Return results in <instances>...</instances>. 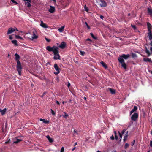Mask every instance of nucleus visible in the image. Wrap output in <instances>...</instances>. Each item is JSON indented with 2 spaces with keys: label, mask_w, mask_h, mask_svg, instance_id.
Here are the masks:
<instances>
[{
  "label": "nucleus",
  "mask_w": 152,
  "mask_h": 152,
  "mask_svg": "<svg viewBox=\"0 0 152 152\" xmlns=\"http://www.w3.org/2000/svg\"><path fill=\"white\" fill-rule=\"evenodd\" d=\"M111 139L113 140H114V138L113 135H112L110 137Z\"/></svg>",
  "instance_id": "nucleus-46"
},
{
  "label": "nucleus",
  "mask_w": 152,
  "mask_h": 152,
  "mask_svg": "<svg viewBox=\"0 0 152 152\" xmlns=\"http://www.w3.org/2000/svg\"><path fill=\"white\" fill-rule=\"evenodd\" d=\"M15 37H16V38L19 39L21 40H23V38L22 37H20L19 36L17 35H15Z\"/></svg>",
  "instance_id": "nucleus-30"
},
{
  "label": "nucleus",
  "mask_w": 152,
  "mask_h": 152,
  "mask_svg": "<svg viewBox=\"0 0 152 152\" xmlns=\"http://www.w3.org/2000/svg\"><path fill=\"white\" fill-rule=\"evenodd\" d=\"M128 131H127L126 133V135L125 136H124V137L123 140H124V142H125L127 139V137L128 136Z\"/></svg>",
  "instance_id": "nucleus-24"
},
{
  "label": "nucleus",
  "mask_w": 152,
  "mask_h": 152,
  "mask_svg": "<svg viewBox=\"0 0 152 152\" xmlns=\"http://www.w3.org/2000/svg\"><path fill=\"white\" fill-rule=\"evenodd\" d=\"M31 2V1L30 2L27 1L26 2V1L25 2V5L27 4V7L28 8L30 7L31 6V4H30V3Z\"/></svg>",
  "instance_id": "nucleus-23"
},
{
  "label": "nucleus",
  "mask_w": 152,
  "mask_h": 152,
  "mask_svg": "<svg viewBox=\"0 0 152 152\" xmlns=\"http://www.w3.org/2000/svg\"><path fill=\"white\" fill-rule=\"evenodd\" d=\"M23 140L22 139H19L17 138L16 140L15 141H13V143H18L22 141Z\"/></svg>",
  "instance_id": "nucleus-18"
},
{
  "label": "nucleus",
  "mask_w": 152,
  "mask_h": 152,
  "mask_svg": "<svg viewBox=\"0 0 152 152\" xmlns=\"http://www.w3.org/2000/svg\"><path fill=\"white\" fill-rule=\"evenodd\" d=\"M122 66L123 67V68L125 69H126L127 68V66L126 63L124 62L122 63H121Z\"/></svg>",
  "instance_id": "nucleus-21"
},
{
  "label": "nucleus",
  "mask_w": 152,
  "mask_h": 152,
  "mask_svg": "<svg viewBox=\"0 0 152 152\" xmlns=\"http://www.w3.org/2000/svg\"><path fill=\"white\" fill-rule=\"evenodd\" d=\"M70 86V84L69 83H68L67 85V87L69 88V86Z\"/></svg>",
  "instance_id": "nucleus-50"
},
{
  "label": "nucleus",
  "mask_w": 152,
  "mask_h": 152,
  "mask_svg": "<svg viewBox=\"0 0 152 152\" xmlns=\"http://www.w3.org/2000/svg\"><path fill=\"white\" fill-rule=\"evenodd\" d=\"M6 108L2 110H0V112H1V114L2 115H4V114H5V112H6Z\"/></svg>",
  "instance_id": "nucleus-22"
},
{
  "label": "nucleus",
  "mask_w": 152,
  "mask_h": 152,
  "mask_svg": "<svg viewBox=\"0 0 152 152\" xmlns=\"http://www.w3.org/2000/svg\"><path fill=\"white\" fill-rule=\"evenodd\" d=\"M24 1H27L30 2L31 0H23Z\"/></svg>",
  "instance_id": "nucleus-55"
},
{
  "label": "nucleus",
  "mask_w": 152,
  "mask_h": 152,
  "mask_svg": "<svg viewBox=\"0 0 152 152\" xmlns=\"http://www.w3.org/2000/svg\"><path fill=\"white\" fill-rule=\"evenodd\" d=\"M114 134L115 139H116V140H117L118 139V136L117 135L116 132L115 131H114Z\"/></svg>",
  "instance_id": "nucleus-28"
},
{
  "label": "nucleus",
  "mask_w": 152,
  "mask_h": 152,
  "mask_svg": "<svg viewBox=\"0 0 152 152\" xmlns=\"http://www.w3.org/2000/svg\"><path fill=\"white\" fill-rule=\"evenodd\" d=\"M66 45V43L64 42H63L59 46V47L61 49H64Z\"/></svg>",
  "instance_id": "nucleus-10"
},
{
  "label": "nucleus",
  "mask_w": 152,
  "mask_h": 152,
  "mask_svg": "<svg viewBox=\"0 0 152 152\" xmlns=\"http://www.w3.org/2000/svg\"><path fill=\"white\" fill-rule=\"evenodd\" d=\"M64 113L65 114V115H63V117L64 118H66L68 117L69 115L67 114H66V113L64 112Z\"/></svg>",
  "instance_id": "nucleus-37"
},
{
  "label": "nucleus",
  "mask_w": 152,
  "mask_h": 152,
  "mask_svg": "<svg viewBox=\"0 0 152 152\" xmlns=\"http://www.w3.org/2000/svg\"><path fill=\"white\" fill-rule=\"evenodd\" d=\"M80 55L82 56H84L86 53L82 51H80Z\"/></svg>",
  "instance_id": "nucleus-32"
},
{
  "label": "nucleus",
  "mask_w": 152,
  "mask_h": 152,
  "mask_svg": "<svg viewBox=\"0 0 152 152\" xmlns=\"http://www.w3.org/2000/svg\"><path fill=\"white\" fill-rule=\"evenodd\" d=\"M16 31H18L16 28H10L8 30V31L7 33V34L8 35L9 34H11Z\"/></svg>",
  "instance_id": "nucleus-3"
},
{
  "label": "nucleus",
  "mask_w": 152,
  "mask_h": 152,
  "mask_svg": "<svg viewBox=\"0 0 152 152\" xmlns=\"http://www.w3.org/2000/svg\"><path fill=\"white\" fill-rule=\"evenodd\" d=\"M48 140L50 142H52L53 141V140L50 137Z\"/></svg>",
  "instance_id": "nucleus-39"
},
{
  "label": "nucleus",
  "mask_w": 152,
  "mask_h": 152,
  "mask_svg": "<svg viewBox=\"0 0 152 152\" xmlns=\"http://www.w3.org/2000/svg\"><path fill=\"white\" fill-rule=\"evenodd\" d=\"M131 26L134 30H136V26L132 24Z\"/></svg>",
  "instance_id": "nucleus-38"
},
{
  "label": "nucleus",
  "mask_w": 152,
  "mask_h": 152,
  "mask_svg": "<svg viewBox=\"0 0 152 152\" xmlns=\"http://www.w3.org/2000/svg\"><path fill=\"white\" fill-rule=\"evenodd\" d=\"M58 49V48L55 45L53 46L52 47H51L50 46H48L46 48V49L48 51L53 52L54 55L55 56L53 57V59L55 60L60 59V56L59 54Z\"/></svg>",
  "instance_id": "nucleus-1"
},
{
  "label": "nucleus",
  "mask_w": 152,
  "mask_h": 152,
  "mask_svg": "<svg viewBox=\"0 0 152 152\" xmlns=\"http://www.w3.org/2000/svg\"><path fill=\"white\" fill-rule=\"evenodd\" d=\"M55 7L51 6H50V8L48 10L49 12L51 13H53L55 12Z\"/></svg>",
  "instance_id": "nucleus-8"
},
{
  "label": "nucleus",
  "mask_w": 152,
  "mask_h": 152,
  "mask_svg": "<svg viewBox=\"0 0 152 152\" xmlns=\"http://www.w3.org/2000/svg\"><path fill=\"white\" fill-rule=\"evenodd\" d=\"M143 60L145 62H149L152 63V61L151 59L148 58H143Z\"/></svg>",
  "instance_id": "nucleus-15"
},
{
  "label": "nucleus",
  "mask_w": 152,
  "mask_h": 152,
  "mask_svg": "<svg viewBox=\"0 0 152 152\" xmlns=\"http://www.w3.org/2000/svg\"><path fill=\"white\" fill-rule=\"evenodd\" d=\"M74 132L75 133H76V134H78V133H77V131L75 130H74Z\"/></svg>",
  "instance_id": "nucleus-58"
},
{
  "label": "nucleus",
  "mask_w": 152,
  "mask_h": 152,
  "mask_svg": "<svg viewBox=\"0 0 152 152\" xmlns=\"http://www.w3.org/2000/svg\"><path fill=\"white\" fill-rule=\"evenodd\" d=\"M77 142H75V143H74V146H75L76 145H77Z\"/></svg>",
  "instance_id": "nucleus-59"
},
{
  "label": "nucleus",
  "mask_w": 152,
  "mask_h": 152,
  "mask_svg": "<svg viewBox=\"0 0 152 152\" xmlns=\"http://www.w3.org/2000/svg\"><path fill=\"white\" fill-rule=\"evenodd\" d=\"M23 137L22 136H18V137H17L16 138H18V137L19 138V137Z\"/></svg>",
  "instance_id": "nucleus-63"
},
{
  "label": "nucleus",
  "mask_w": 152,
  "mask_h": 152,
  "mask_svg": "<svg viewBox=\"0 0 152 152\" xmlns=\"http://www.w3.org/2000/svg\"><path fill=\"white\" fill-rule=\"evenodd\" d=\"M118 133L119 134V135L121 138L123 134H121V133H120V132H118Z\"/></svg>",
  "instance_id": "nucleus-45"
},
{
  "label": "nucleus",
  "mask_w": 152,
  "mask_h": 152,
  "mask_svg": "<svg viewBox=\"0 0 152 152\" xmlns=\"http://www.w3.org/2000/svg\"><path fill=\"white\" fill-rule=\"evenodd\" d=\"M121 152H126V151L125 150H122Z\"/></svg>",
  "instance_id": "nucleus-51"
},
{
  "label": "nucleus",
  "mask_w": 152,
  "mask_h": 152,
  "mask_svg": "<svg viewBox=\"0 0 152 152\" xmlns=\"http://www.w3.org/2000/svg\"><path fill=\"white\" fill-rule=\"evenodd\" d=\"M12 43L14 44L15 45H17V41L16 40H14L12 41Z\"/></svg>",
  "instance_id": "nucleus-29"
},
{
  "label": "nucleus",
  "mask_w": 152,
  "mask_h": 152,
  "mask_svg": "<svg viewBox=\"0 0 152 152\" xmlns=\"http://www.w3.org/2000/svg\"><path fill=\"white\" fill-rule=\"evenodd\" d=\"M51 110L52 114L53 115H56V113L51 109Z\"/></svg>",
  "instance_id": "nucleus-36"
},
{
  "label": "nucleus",
  "mask_w": 152,
  "mask_h": 152,
  "mask_svg": "<svg viewBox=\"0 0 152 152\" xmlns=\"http://www.w3.org/2000/svg\"><path fill=\"white\" fill-rule=\"evenodd\" d=\"M130 55L129 54L125 55L123 54L121 55V57L125 59H127L129 57Z\"/></svg>",
  "instance_id": "nucleus-13"
},
{
  "label": "nucleus",
  "mask_w": 152,
  "mask_h": 152,
  "mask_svg": "<svg viewBox=\"0 0 152 152\" xmlns=\"http://www.w3.org/2000/svg\"><path fill=\"white\" fill-rule=\"evenodd\" d=\"M132 57L133 58L137 57V55L135 53H132Z\"/></svg>",
  "instance_id": "nucleus-33"
},
{
  "label": "nucleus",
  "mask_w": 152,
  "mask_h": 152,
  "mask_svg": "<svg viewBox=\"0 0 152 152\" xmlns=\"http://www.w3.org/2000/svg\"><path fill=\"white\" fill-rule=\"evenodd\" d=\"M40 26L44 28H48V26L45 23H44L42 21H41Z\"/></svg>",
  "instance_id": "nucleus-11"
},
{
  "label": "nucleus",
  "mask_w": 152,
  "mask_h": 152,
  "mask_svg": "<svg viewBox=\"0 0 152 152\" xmlns=\"http://www.w3.org/2000/svg\"><path fill=\"white\" fill-rule=\"evenodd\" d=\"M148 36L149 40H151L152 39V33L151 32H149L148 33Z\"/></svg>",
  "instance_id": "nucleus-19"
},
{
  "label": "nucleus",
  "mask_w": 152,
  "mask_h": 152,
  "mask_svg": "<svg viewBox=\"0 0 152 152\" xmlns=\"http://www.w3.org/2000/svg\"><path fill=\"white\" fill-rule=\"evenodd\" d=\"M85 11L88 12L89 10L88 8L86 7V5L84 7Z\"/></svg>",
  "instance_id": "nucleus-34"
},
{
  "label": "nucleus",
  "mask_w": 152,
  "mask_h": 152,
  "mask_svg": "<svg viewBox=\"0 0 152 152\" xmlns=\"http://www.w3.org/2000/svg\"><path fill=\"white\" fill-rule=\"evenodd\" d=\"M36 31H33L32 32V36L31 38H30V40H33L34 39H37L38 38V35L36 34Z\"/></svg>",
  "instance_id": "nucleus-6"
},
{
  "label": "nucleus",
  "mask_w": 152,
  "mask_h": 152,
  "mask_svg": "<svg viewBox=\"0 0 152 152\" xmlns=\"http://www.w3.org/2000/svg\"><path fill=\"white\" fill-rule=\"evenodd\" d=\"M86 41H88L91 42V40L89 38H88L86 39Z\"/></svg>",
  "instance_id": "nucleus-52"
},
{
  "label": "nucleus",
  "mask_w": 152,
  "mask_h": 152,
  "mask_svg": "<svg viewBox=\"0 0 152 152\" xmlns=\"http://www.w3.org/2000/svg\"><path fill=\"white\" fill-rule=\"evenodd\" d=\"M76 148L75 147H74V148L72 149V151H74L75 149Z\"/></svg>",
  "instance_id": "nucleus-61"
},
{
  "label": "nucleus",
  "mask_w": 152,
  "mask_h": 152,
  "mask_svg": "<svg viewBox=\"0 0 152 152\" xmlns=\"http://www.w3.org/2000/svg\"><path fill=\"white\" fill-rule=\"evenodd\" d=\"M100 63L103 66L105 69H107V65L103 61H101L100 62Z\"/></svg>",
  "instance_id": "nucleus-16"
},
{
  "label": "nucleus",
  "mask_w": 152,
  "mask_h": 152,
  "mask_svg": "<svg viewBox=\"0 0 152 152\" xmlns=\"http://www.w3.org/2000/svg\"><path fill=\"white\" fill-rule=\"evenodd\" d=\"M40 120L41 121H42L45 124H49V121H48L47 120H46L45 119H43L42 118H40Z\"/></svg>",
  "instance_id": "nucleus-17"
},
{
  "label": "nucleus",
  "mask_w": 152,
  "mask_h": 152,
  "mask_svg": "<svg viewBox=\"0 0 152 152\" xmlns=\"http://www.w3.org/2000/svg\"><path fill=\"white\" fill-rule=\"evenodd\" d=\"M85 23L86 24L88 28V29H90V26L88 25V24L86 22H85Z\"/></svg>",
  "instance_id": "nucleus-35"
},
{
  "label": "nucleus",
  "mask_w": 152,
  "mask_h": 152,
  "mask_svg": "<svg viewBox=\"0 0 152 152\" xmlns=\"http://www.w3.org/2000/svg\"><path fill=\"white\" fill-rule=\"evenodd\" d=\"M150 45L152 46V40L151 41V42L150 44Z\"/></svg>",
  "instance_id": "nucleus-57"
},
{
  "label": "nucleus",
  "mask_w": 152,
  "mask_h": 152,
  "mask_svg": "<svg viewBox=\"0 0 152 152\" xmlns=\"http://www.w3.org/2000/svg\"><path fill=\"white\" fill-rule=\"evenodd\" d=\"M9 143V142L8 141H7L6 142H5V144H7V143Z\"/></svg>",
  "instance_id": "nucleus-60"
},
{
  "label": "nucleus",
  "mask_w": 152,
  "mask_h": 152,
  "mask_svg": "<svg viewBox=\"0 0 152 152\" xmlns=\"http://www.w3.org/2000/svg\"><path fill=\"white\" fill-rule=\"evenodd\" d=\"M118 60L121 64L124 62V60L121 56H119V57L118 58Z\"/></svg>",
  "instance_id": "nucleus-12"
},
{
  "label": "nucleus",
  "mask_w": 152,
  "mask_h": 152,
  "mask_svg": "<svg viewBox=\"0 0 152 152\" xmlns=\"http://www.w3.org/2000/svg\"><path fill=\"white\" fill-rule=\"evenodd\" d=\"M47 138L48 139H49L50 137V136L49 135H47L46 136Z\"/></svg>",
  "instance_id": "nucleus-49"
},
{
  "label": "nucleus",
  "mask_w": 152,
  "mask_h": 152,
  "mask_svg": "<svg viewBox=\"0 0 152 152\" xmlns=\"http://www.w3.org/2000/svg\"><path fill=\"white\" fill-rule=\"evenodd\" d=\"M100 18L102 19H103V18H104V17L102 15H100Z\"/></svg>",
  "instance_id": "nucleus-53"
},
{
  "label": "nucleus",
  "mask_w": 152,
  "mask_h": 152,
  "mask_svg": "<svg viewBox=\"0 0 152 152\" xmlns=\"http://www.w3.org/2000/svg\"><path fill=\"white\" fill-rule=\"evenodd\" d=\"M100 1L101 3L99 4L101 7H105L107 6V4L104 0H100Z\"/></svg>",
  "instance_id": "nucleus-7"
},
{
  "label": "nucleus",
  "mask_w": 152,
  "mask_h": 152,
  "mask_svg": "<svg viewBox=\"0 0 152 152\" xmlns=\"http://www.w3.org/2000/svg\"><path fill=\"white\" fill-rule=\"evenodd\" d=\"M64 26H61V28L58 29V30L60 32H62L64 31Z\"/></svg>",
  "instance_id": "nucleus-26"
},
{
  "label": "nucleus",
  "mask_w": 152,
  "mask_h": 152,
  "mask_svg": "<svg viewBox=\"0 0 152 152\" xmlns=\"http://www.w3.org/2000/svg\"><path fill=\"white\" fill-rule=\"evenodd\" d=\"M145 52V53L148 54V56H149L151 55V53L146 48Z\"/></svg>",
  "instance_id": "nucleus-25"
},
{
  "label": "nucleus",
  "mask_w": 152,
  "mask_h": 152,
  "mask_svg": "<svg viewBox=\"0 0 152 152\" xmlns=\"http://www.w3.org/2000/svg\"><path fill=\"white\" fill-rule=\"evenodd\" d=\"M84 99L85 100H86V98L85 97H84Z\"/></svg>",
  "instance_id": "nucleus-64"
},
{
  "label": "nucleus",
  "mask_w": 152,
  "mask_h": 152,
  "mask_svg": "<svg viewBox=\"0 0 152 152\" xmlns=\"http://www.w3.org/2000/svg\"><path fill=\"white\" fill-rule=\"evenodd\" d=\"M126 131V130L125 129H123L122 131L121 132V134H123Z\"/></svg>",
  "instance_id": "nucleus-44"
},
{
  "label": "nucleus",
  "mask_w": 152,
  "mask_h": 152,
  "mask_svg": "<svg viewBox=\"0 0 152 152\" xmlns=\"http://www.w3.org/2000/svg\"><path fill=\"white\" fill-rule=\"evenodd\" d=\"M147 26H148V28L149 32H151L152 29V26L148 22L147 23Z\"/></svg>",
  "instance_id": "nucleus-9"
},
{
  "label": "nucleus",
  "mask_w": 152,
  "mask_h": 152,
  "mask_svg": "<svg viewBox=\"0 0 152 152\" xmlns=\"http://www.w3.org/2000/svg\"><path fill=\"white\" fill-rule=\"evenodd\" d=\"M135 140H134L133 141V142H132V143H131V145H132V146H133V145H134V144H135Z\"/></svg>",
  "instance_id": "nucleus-40"
},
{
  "label": "nucleus",
  "mask_w": 152,
  "mask_h": 152,
  "mask_svg": "<svg viewBox=\"0 0 152 152\" xmlns=\"http://www.w3.org/2000/svg\"><path fill=\"white\" fill-rule=\"evenodd\" d=\"M15 60L17 62V70L18 72L19 75H21V72L22 69V67L21 65V63L19 61V59L20 58V56L17 53L15 54Z\"/></svg>",
  "instance_id": "nucleus-2"
},
{
  "label": "nucleus",
  "mask_w": 152,
  "mask_h": 152,
  "mask_svg": "<svg viewBox=\"0 0 152 152\" xmlns=\"http://www.w3.org/2000/svg\"><path fill=\"white\" fill-rule=\"evenodd\" d=\"M56 103L58 105L60 104L59 102L58 101H56Z\"/></svg>",
  "instance_id": "nucleus-54"
},
{
  "label": "nucleus",
  "mask_w": 152,
  "mask_h": 152,
  "mask_svg": "<svg viewBox=\"0 0 152 152\" xmlns=\"http://www.w3.org/2000/svg\"><path fill=\"white\" fill-rule=\"evenodd\" d=\"M129 145L128 143H126L124 145V148L125 149H126L129 146Z\"/></svg>",
  "instance_id": "nucleus-31"
},
{
  "label": "nucleus",
  "mask_w": 152,
  "mask_h": 152,
  "mask_svg": "<svg viewBox=\"0 0 152 152\" xmlns=\"http://www.w3.org/2000/svg\"><path fill=\"white\" fill-rule=\"evenodd\" d=\"M54 68L55 69L56 71V72H55L54 73L55 75H58L60 72V69L58 66L57 64H55L54 65Z\"/></svg>",
  "instance_id": "nucleus-4"
},
{
  "label": "nucleus",
  "mask_w": 152,
  "mask_h": 152,
  "mask_svg": "<svg viewBox=\"0 0 152 152\" xmlns=\"http://www.w3.org/2000/svg\"><path fill=\"white\" fill-rule=\"evenodd\" d=\"M9 39L10 40H12L13 39V37H12L11 35H10L9 37Z\"/></svg>",
  "instance_id": "nucleus-48"
},
{
  "label": "nucleus",
  "mask_w": 152,
  "mask_h": 152,
  "mask_svg": "<svg viewBox=\"0 0 152 152\" xmlns=\"http://www.w3.org/2000/svg\"><path fill=\"white\" fill-rule=\"evenodd\" d=\"M64 148L62 147L61 149V152H64Z\"/></svg>",
  "instance_id": "nucleus-41"
},
{
  "label": "nucleus",
  "mask_w": 152,
  "mask_h": 152,
  "mask_svg": "<svg viewBox=\"0 0 152 152\" xmlns=\"http://www.w3.org/2000/svg\"><path fill=\"white\" fill-rule=\"evenodd\" d=\"M150 145L151 147H152V140L150 142Z\"/></svg>",
  "instance_id": "nucleus-47"
},
{
  "label": "nucleus",
  "mask_w": 152,
  "mask_h": 152,
  "mask_svg": "<svg viewBox=\"0 0 152 152\" xmlns=\"http://www.w3.org/2000/svg\"><path fill=\"white\" fill-rule=\"evenodd\" d=\"M11 1L12 3L18 4V3L17 1H15V0H11Z\"/></svg>",
  "instance_id": "nucleus-42"
},
{
  "label": "nucleus",
  "mask_w": 152,
  "mask_h": 152,
  "mask_svg": "<svg viewBox=\"0 0 152 152\" xmlns=\"http://www.w3.org/2000/svg\"><path fill=\"white\" fill-rule=\"evenodd\" d=\"M137 109V107L136 106H135L134 107V108L131 110V111L130 112V115H131L132 114V113L135 111Z\"/></svg>",
  "instance_id": "nucleus-14"
},
{
  "label": "nucleus",
  "mask_w": 152,
  "mask_h": 152,
  "mask_svg": "<svg viewBox=\"0 0 152 152\" xmlns=\"http://www.w3.org/2000/svg\"><path fill=\"white\" fill-rule=\"evenodd\" d=\"M108 89L112 94H114L115 93V90L110 88H109Z\"/></svg>",
  "instance_id": "nucleus-20"
},
{
  "label": "nucleus",
  "mask_w": 152,
  "mask_h": 152,
  "mask_svg": "<svg viewBox=\"0 0 152 152\" xmlns=\"http://www.w3.org/2000/svg\"><path fill=\"white\" fill-rule=\"evenodd\" d=\"M150 50L152 53V47L150 48Z\"/></svg>",
  "instance_id": "nucleus-56"
},
{
  "label": "nucleus",
  "mask_w": 152,
  "mask_h": 152,
  "mask_svg": "<svg viewBox=\"0 0 152 152\" xmlns=\"http://www.w3.org/2000/svg\"><path fill=\"white\" fill-rule=\"evenodd\" d=\"M111 152H116L115 150H114L113 151Z\"/></svg>",
  "instance_id": "nucleus-62"
},
{
  "label": "nucleus",
  "mask_w": 152,
  "mask_h": 152,
  "mask_svg": "<svg viewBox=\"0 0 152 152\" xmlns=\"http://www.w3.org/2000/svg\"><path fill=\"white\" fill-rule=\"evenodd\" d=\"M45 39L48 42H49L50 41V39H49L46 37H45Z\"/></svg>",
  "instance_id": "nucleus-43"
},
{
  "label": "nucleus",
  "mask_w": 152,
  "mask_h": 152,
  "mask_svg": "<svg viewBox=\"0 0 152 152\" xmlns=\"http://www.w3.org/2000/svg\"><path fill=\"white\" fill-rule=\"evenodd\" d=\"M138 115L137 113H134L131 116V119L132 120L135 121L138 118Z\"/></svg>",
  "instance_id": "nucleus-5"
},
{
  "label": "nucleus",
  "mask_w": 152,
  "mask_h": 152,
  "mask_svg": "<svg viewBox=\"0 0 152 152\" xmlns=\"http://www.w3.org/2000/svg\"><path fill=\"white\" fill-rule=\"evenodd\" d=\"M90 35L94 39L96 40L97 39L96 37H95L92 33H90Z\"/></svg>",
  "instance_id": "nucleus-27"
}]
</instances>
